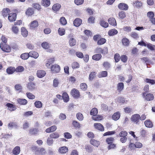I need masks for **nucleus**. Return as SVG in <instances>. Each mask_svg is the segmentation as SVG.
Segmentation results:
<instances>
[{
  "label": "nucleus",
  "mask_w": 155,
  "mask_h": 155,
  "mask_svg": "<svg viewBox=\"0 0 155 155\" xmlns=\"http://www.w3.org/2000/svg\"><path fill=\"white\" fill-rule=\"evenodd\" d=\"M68 148L65 146L62 147L58 149V152L61 154L65 153L68 152Z\"/></svg>",
  "instance_id": "nucleus-10"
},
{
  "label": "nucleus",
  "mask_w": 155,
  "mask_h": 155,
  "mask_svg": "<svg viewBox=\"0 0 155 155\" xmlns=\"http://www.w3.org/2000/svg\"><path fill=\"white\" fill-rule=\"evenodd\" d=\"M128 148L130 150H134L135 149V144L130 142L128 145Z\"/></svg>",
  "instance_id": "nucleus-59"
},
{
  "label": "nucleus",
  "mask_w": 155,
  "mask_h": 155,
  "mask_svg": "<svg viewBox=\"0 0 155 155\" xmlns=\"http://www.w3.org/2000/svg\"><path fill=\"white\" fill-rule=\"evenodd\" d=\"M71 94L75 99H78L81 96L79 91L76 88H73L71 91Z\"/></svg>",
  "instance_id": "nucleus-2"
},
{
  "label": "nucleus",
  "mask_w": 155,
  "mask_h": 155,
  "mask_svg": "<svg viewBox=\"0 0 155 155\" xmlns=\"http://www.w3.org/2000/svg\"><path fill=\"white\" fill-rule=\"evenodd\" d=\"M16 17L17 15L16 13H10L8 17V19L10 22H12L16 20Z\"/></svg>",
  "instance_id": "nucleus-6"
},
{
  "label": "nucleus",
  "mask_w": 155,
  "mask_h": 155,
  "mask_svg": "<svg viewBox=\"0 0 155 155\" xmlns=\"http://www.w3.org/2000/svg\"><path fill=\"white\" fill-rule=\"evenodd\" d=\"M94 126L95 128L101 131L104 130V127L103 125L100 123H94Z\"/></svg>",
  "instance_id": "nucleus-7"
},
{
  "label": "nucleus",
  "mask_w": 155,
  "mask_h": 155,
  "mask_svg": "<svg viewBox=\"0 0 155 155\" xmlns=\"http://www.w3.org/2000/svg\"><path fill=\"white\" fill-rule=\"evenodd\" d=\"M21 33L22 36L26 37L28 35V32L27 30L24 27H22L21 28Z\"/></svg>",
  "instance_id": "nucleus-23"
},
{
  "label": "nucleus",
  "mask_w": 155,
  "mask_h": 155,
  "mask_svg": "<svg viewBox=\"0 0 155 155\" xmlns=\"http://www.w3.org/2000/svg\"><path fill=\"white\" fill-rule=\"evenodd\" d=\"M17 101L18 103L21 105H26L28 103L27 101L25 99L18 98L17 99Z\"/></svg>",
  "instance_id": "nucleus-11"
},
{
  "label": "nucleus",
  "mask_w": 155,
  "mask_h": 155,
  "mask_svg": "<svg viewBox=\"0 0 155 155\" xmlns=\"http://www.w3.org/2000/svg\"><path fill=\"white\" fill-rule=\"evenodd\" d=\"M50 137L51 139H56L60 137L59 134L57 132H54L51 134Z\"/></svg>",
  "instance_id": "nucleus-29"
},
{
  "label": "nucleus",
  "mask_w": 155,
  "mask_h": 155,
  "mask_svg": "<svg viewBox=\"0 0 155 155\" xmlns=\"http://www.w3.org/2000/svg\"><path fill=\"white\" fill-rule=\"evenodd\" d=\"M124 84L122 82L119 83L117 85V90L120 91L123 90L124 88Z\"/></svg>",
  "instance_id": "nucleus-32"
},
{
  "label": "nucleus",
  "mask_w": 155,
  "mask_h": 155,
  "mask_svg": "<svg viewBox=\"0 0 155 155\" xmlns=\"http://www.w3.org/2000/svg\"><path fill=\"white\" fill-rule=\"evenodd\" d=\"M61 7V5L59 4L56 3L53 6L52 8L53 11L57 12L59 10Z\"/></svg>",
  "instance_id": "nucleus-20"
},
{
  "label": "nucleus",
  "mask_w": 155,
  "mask_h": 155,
  "mask_svg": "<svg viewBox=\"0 0 155 155\" xmlns=\"http://www.w3.org/2000/svg\"><path fill=\"white\" fill-rule=\"evenodd\" d=\"M24 70V68L23 67L19 66L15 69V71L16 72H21L23 71Z\"/></svg>",
  "instance_id": "nucleus-52"
},
{
  "label": "nucleus",
  "mask_w": 155,
  "mask_h": 155,
  "mask_svg": "<svg viewBox=\"0 0 155 155\" xmlns=\"http://www.w3.org/2000/svg\"><path fill=\"white\" fill-rule=\"evenodd\" d=\"M97 73L95 72H92L89 74V79L90 81H92L95 77Z\"/></svg>",
  "instance_id": "nucleus-36"
},
{
  "label": "nucleus",
  "mask_w": 155,
  "mask_h": 155,
  "mask_svg": "<svg viewBox=\"0 0 155 155\" xmlns=\"http://www.w3.org/2000/svg\"><path fill=\"white\" fill-rule=\"evenodd\" d=\"M120 117V114L118 112H116L114 113L112 115V119L114 120H118Z\"/></svg>",
  "instance_id": "nucleus-19"
},
{
  "label": "nucleus",
  "mask_w": 155,
  "mask_h": 155,
  "mask_svg": "<svg viewBox=\"0 0 155 155\" xmlns=\"http://www.w3.org/2000/svg\"><path fill=\"white\" fill-rule=\"evenodd\" d=\"M98 113L97 109L96 108H92L90 112V114L91 115H93L94 116H95Z\"/></svg>",
  "instance_id": "nucleus-33"
},
{
  "label": "nucleus",
  "mask_w": 155,
  "mask_h": 155,
  "mask_svg": "<svg viewBox=\"0 0 155 155\" xmlns=\"http://www.w3.org/2000/svg\"><path fill=\"white\" fill-rule=\"evenodd\" d=\"M100 24L101 26L105 28L107 27L109 25L108 23L103 19H101L100 20Z\"/></svg>",
  "instance_id": "nucleus-28"
},
{
  "label": "nucleus",
  "mask_w": 155,
  "mask_h": 155,
  "mask_svg": "<svg viewBox=\"0 0 155 155\" xmlns=\"http://www.w3.org/2000/svg\"><path fill=\"white\" fill-rule=\"evenodd\" d=\"M18 127L17 124L16 122H12L9 123L8 125V128L10 129L13 128H17Z\"/></svg>",
  "instance_id": "nucleus-16"
},
{
  "label": "nucleus",
  "mask_w": 155,
  "mask_h": 155,
  "mask_svg": "<svg viewBox=\"0 0 155 155\" xmlns=\"http://www.w3.org/2000/svg\"><path fill=\"white\" fill-rule=\"evenodd\" d=\"M30 57V53H25L22 54L21 55V58L23 59L26 60Z\"/></svg>",
  "instance_id": "nucleus-30"
},
{
  "label": "nucleus",
  "mask_w": 155,
  "mask_h": 155,
  "mask_svg": "<svg viewBox=\"0 0 155 155\" xmlns=\"http://www.w3.org/2000/svg\"><path fill=\"white\" fill-rule=\"evenodd\" d=\"M20 151V147L19 146H17L14 148L12 153L14 155H17L19 153Z\"/></svg>",
  "instance_id": "nucleus-18"
},
{
  "label": "nucleus",
  "mask_w": 155,
  "mask_h": 155,
  "mask_svg": "<svg viewBox=\"0 0 155 155\" xmlns=\"http://www.w3.org/2000/svg\"><path fill=\"white\" fill-rule=\"evenodd\" d=\"M107 75V72L106 71H103L100 73L98 75L99 78L105 77Z\"/></svg>",
  "instance_id": "nucleus-37"
},
{
  "label": "nucleus",
  "mask_w": 155,
  "mask_h": 155,
  "mask_svg": "<svg viewBox=\"0 0 155 155\" xmlns=\"http://www.w3.org/2000/svg\"><path fill=\"white\" fill-rule=\"evenodd\" d=\"M80 88L84 91L86 90L87 86L85 83H82L81 84L80 86Z\"/></svg>",
  "instance_id": "nucleus-43"
},
{
  "label": "nucleus",
  "mask_w": 155,
  "mask_h": 155,
  "mask_svg": "<svg viewBox=\"0 0 155 155\" xmlns=\"http://www.w3.org/2000/svg\"><path fill=\"white\" fill-rule=\"evenodd\" d=\"M6 105L8 107V109L11 111H14L16 109L15 105L12 104L8 103Z\"/></svg>",
  "instance_id": "nucleus-8"
},
{
  "label": "nucleus",
  "mask_w": 155,
  "mask_h": 155,
  "mask_svg": "<svg viewBox=\"0 0 155 155\" xmlns=\"http://www.w3.org/2000/svg\"><path fill=\"white\" fill-rule=\"evenodd\" d=\"M38 130L36 129L31 128L29 130V133L31 135H35L38 132Z\"/></svg>",
  "instance_id": "nucleus-54"
},
{
  "label": "nucleus",
  "mask_w": 155,
  "mask_h": 155,
  "mask_svg": "<svg viewBox=\"0 0 155 155\" xmlns=\"http://www.w3.org/2000/svg\"><path fill=\"white\" fill-rule=\"evenodd\" d=\"M106 40L104 38H101L97 41V44L98 45H102L104 44L106 42Z\"/></svg>",
  "instance_id": "nucleus-50"
},
{
  "label": "nucleus",
  "mask_w": 155,
  "mask_h": 155,
  "mask_svg": "<svg viewBox=\"0 0 155 155\" xmlns=\"http://www.w3.org/2000/svg\"><path fill=\"white\" fill-rule=\"evenodd\" d=\"M34 105L37 108H40L42 107V104L41 101H37L34 103Z\"/></svg>",
  "instance_id": "nucleus-39"
},
{
  "label": "nucleus",
  "mask_w": 155,
  "mask_h": 155,
  "mask_svg": "<svg viewBox=\"0 0 155 155\" xmlns=\"http://www.w3.org/2000/svg\"><path fill=\"white\" fill-rule=\"evenodd\" d=\"M60 22L61 24L63 25H65L67 23L66 19L63 17L61 18L60 20Z\"/></svg>",
  "instance_id": "nucleus-48"
},
{
  "label": "nucleus",
  "mask_w": 155,
  "mask_h": 155,
  "mask_svg": "<svg viewBox=\"0 0 155 155\" xmlns=\"http://www.w3.org/2000/svg\"><path fill=\"white\" fill-rule=\"evenodd\" d=\"M140 115L138 114H135L132 115L131 119L132 121L137 124L140 121Z\"/></svg>",
  "instance_id": "nucleus-4"
},
{
  "label": "nucleus",
  "mask_w": 155,
  "mask_h": 155,
  "mask_svg": "<svg viewBox=\"0 0 155 155\" xmlns=\"http://www.w3.org/2000/svg\"><path fill=\"white\" fill-rule=\"evenodd\" d=\"M102 56L100 54H98L94 55L92 56V58L93 59L96 61H99L101 58Z\"/></svg>",
  "instance_id": "nucleus-26"
},
{
  "label": "nucleus",
  "mask_w": 155,
  "mask_h": 155,
  "mask_svg": "<svg viewBox=\"0 0 155 155\" xmlns=\"http://www.w3.org/2000/svg\"><path fill=\"white\" fill-rule=\"evenodd\" d=\"M34 11L33 9L29 8L27 9L26 12V15L28 16L32 15L34 13Z\"/></svg>",
  "instance_id": "nucleus-34"
},
{
  "label": "nucleus",
  "mask_w": 155,
  "mask_h": 155,
  "mask_svg": "<svg viewBox=\"0 0 155 155\" xmlns=\"http://www.w3.org/2000/svg\"><path fill=\"white\" fill-rule=\"evenodd\" d=\"M69 43L71 46H73L75 45L76 42L75 39L71 38L69 41Z\"/></svg>",
  "instance_id": "nucleus-42"
},
{
  "label": "nucleus",
  "mask_w": 155,
  "mask_h": 155,
  "mask_svg": "<svg viewBox=\"0 0 155 155\" xmlns=\"http://www.w3.org/2000/svg\"><path fill=\"white\" fill-rule=\"evenodd\" d=\"M103 65L104 67L105 68V69L107 70L110 67V64L108 62H104Z\"/></svg>",
  "instance_id": "nucleus-53"
},
{
  "label": "nucleus",
  "mask_w": 155,
  "mask_h": 155,
  "mask_svg": "<svg viewBox=\"0 0 155 155\" xmlns=\"http://www.w3.org/2000/svg\"><path fill=\"white\" fill-rule=\"evenodd\" d=\"M30 57L37 58L39 56L38 53L35 51H31L29 52Z\"/></svg>",
  "instance_id": "nucleus-27"
},
{
  "label": "nucleus",
  "mask_w": 155,
  "mask_h": 155,
  "mask_svg": "<svg viewBox=\"0 0 155 155\" xmlns=\"http://www.w3.org/2000/svg\"><path fill=\"white\" fill-rule=\"evenodd\" d=\"M135 148H141L143 146L142 143L138 142H137L135 143Z\"/></svg>",
  "instance_id": "nucleus-64"
},
{
  "label": "nucleus",
  "mask_w": 155,
  "mask_h": 155,
  "mask_svg": "<svg viewBox=\"0 0 155 155\" xmlns=\"http://www.w3.org/2000/svg\"><path fill=\"white\" fill-rule=\"evenodd\" d=\"M142 96L147 101H153L154 99V96L153 94L150 93H142Z\"/></svg>",
  "instance_id": "nucleus-1"
},
{
  "label": "nucleus",
  "mask_w": 155,
  "mask_h": 155,
  "mask_svg": "<svg viewBox=\"0 0 155 155\" xmlns=\"http://www.w3.org/2000/svg\"><path fill=\"white\" fill-rule=\"evenodd\" d=\"M45 71L41 70H38L37 73V76L39 78L43 77L45 75Z\"/></svg>",
  "instance_id": "nucleus-12"
},
{
  "label": "nucleus",
  "mask_w": 155,
  "mask_h": 155,
  "mask_svg": "<svg viewBox=\"0 0 155 155\" xmlns=\"http://www.w3.org/2000/svg\"><path fill=\"white\" fill-rule=\"evenodd\" d=\"M108 21L109 24L114 26H115L117 25V23L115 19L113 18H109L108 20Z\"/></svg>",
  "instance_id": "nucleus-13"
},
{
  "label": "nucleus",
  "mask_w": 155,
  "mask_h": 155,
  "mask_svg": "<svg viewBox=\"0 0 155 155\" xmlns=\"http://www.w3.org/2000/svg\"><path fill=\"white\" fill-rule=\"evenodd\" d=\"M62 99L64 102H67L69 100V97L68 94L66 92L63 93L62 95Z\"/></svg>",
  "instance_id": "nucleus-21"
},
{
  "label": "nucleus",
  "mask_w": 155,
  "mask_h": 155,
  "mask_svg": "<svg viewBox=\"0 0 155 155\" xmlns=\"http://www.w3.org/2000/svg\"><path fill=\"white\" fill-rule=\"evenodd\" d=\"M115 132L114 131H109L104 133L103 134V136H105L108 135H112L115 134Z\"/></svg>",
  "instance_id": "nucleus-60"
},
{
  "label": "nucleus",
  "mask_w": 155,
  "mask_h": 155,
  "mask_svg": "<svg viewBox=\"0 0 155 155\" xmlns=\"http://www.w3.org/2000/svg\"><path fill=\"white\" fill-rule=\"evenodd\" d=\"M26 95L28 97L29 99H33L35 97V96L31 93H27Z\"/></svg>",
  "instance_id": "nucleus-62"
},
{
  "label": "nucleus",
  "mask_w": 155,
  "mask_h": 155,
  "mask_svg": "<svg viewBox=\"0 0 155 155\" xmlns=\"http://www.w3.org/2000/svg\"><path fill=\"white\" fill-rule=\"evenodd\" d=\"M133 5L137 7H140L142 5V3L138 1H135L133 2Z\"/></svg>",
  "instance_id": "nucleus-44"
},
{
  "label": "nucleus",
  "mask_w": 155,
  "mask_h": 155,
  "mask_svg": "<svg viewBox=\"0 0 155 155\" xmlns=\"http://www.w3.org/2000/svg\"><path fill=\"white\" fill-rule=\"evenodd\" d=\"M146 46L149 49H150L151 51H154L155 50L154 47H155V45H153L150 43H148L147 44Z\"/></svg>",
  "instance_id": "nucleus-55"
},
{
  "label": "nucleus",
  "mask_w": 155,
  "mask_h": 155,
  "mask_svg": "<svg viewBox=\"0 0 155 155\" xmlns=\"http://www.w3.org/2000/svg\"><path fill=\"white\" fill-rule=\"evenodd\" d=\"M145 126L147 127L151 128L153 126L152 122L149 120H146L144 122Z\"/></svg>",
  "instance_id": "nucleus-25"
},
{
  "label": "nucleus",
  "mask_w": 155,
  "mask_h": 155,
  "mask_svg": "<svg viewBox=\"0 0 155 155\" xmlns=\"http://www.w3.org/2000/svg\"><path fill=\"white\" fill-rule=\"evenodd\" d=\"M72 124L75 127L79 128L80 127V124L77 121L74 120L73 121Z\"/></svg>",
  "instance_id": "nucleus-63"
},
{
  "label": "nucleus",
  "mask_w": 155,
  "mask_h": 155,
  "mask_svg": "<svg viewBox=\"0 0 155 155\" xmlns=\"http://www.w3.org/2000/svg\"><path fill=\"white\" fill-rule=\"evenodd\" d=\"M90 143L91 144L97 147V146L99 145L98 141H97L95 140H91Z\"/></svg>",
  "instance_id": "nucleus-51"
},
{
  "label": "nucleus",
  "mask_w": 155,
  "mask_h": 155,
  "mask_svg": "<svg viewBox=\"0 0 155 155\" xmlns=\"http://www.w3.org/2000/svg\"><path fill=\"white\" fill-rule=\"evenodd\" d=\"M143 90L144 91L143 93H148L149 91V85L148 84L146 85L143 88Z\"/></svg>",
  "instance_id": "nucleus-58"
},
{
  "label": "nucleus",
  "mask_w": 155,
  "mask_h": 155,
  "mask_svg": "<svg viewBox=\"0 0 155 155\" xmlns=\"http://www.w3.org/2000/svg\"><path fill=\"white\" fill-rule=\"evenodd\" d=\"M118 8L122 10H126V4L124 3H120L118 5Z\"/></svg>",
  "instance_id": "nucleus-38"
},
{
  "label": "nucleus",
  "mask_w": 155,
  "mask_h": 155,
  "mask_svg": "<svg viewBox=\"0 0 155 155\" xmlns=\"http://www.w3.org/2000/svg\"><path fill=\"white\" fill-rule=\"evenodd\" d=\"M15 71V67H10L6 69V72L8 74H13Z\"/></svg>",
  "instance_id": "nucleus-14"
},
{
  "label": "nucleus",
  "mask_w": 155,
  "mask_h": 155,
  "mask_svg": "<svg viewBox=\"0 0 155 155\" xmlns=\"http://www.w3.org/2000/svg\"><path fill=\"white\" fill-rule=\"evenodd\" d=\"M114 138L113 137H109L106 139V141L107 144H110L112 143L114 140Z\"/></svg>",
  "instance_id": "nucleus-49"
},
{
  "label": "nucleus",
  "mask_w": 155,
  "mask_h": 155,
  "mask_svg": "<svg viewBox=\"0 0 155 155\" xmlns=\"http://www.w3.org/2000/svg\"><path fill=\"white\" fill-rule=\"evenodd\" d=\"M33 148L35 149L36 151H39L40 152H44L45 151V150L44 149L41 148H38L36 146H34Z\"/></svg>",
  "instance_id": "nucleus-57"
},
{
  "label": "nucleus",
  "mask_w": 155,
  "mask_h": 155,
  "mask_svg": "<svg viewBox=\"0 0 155 155\" xmlns=\"http://www.w3.org/2000/svg\"><path fill=\"white\" fill-rule=\"evenodd\" d=\"M38 23L37 21L34 20L31 22L30 23V28L32 29L38 26Z\"/></svg>",
  "instance_id": "nucleus-24"
},
{
  "label": "nucleus",
  "mask_w": 155,
  "mask_h": 155,
  "mask_svg": "<svg viewBox=\"0 0 155 155\" xmlns=\"http://www.w3.org/2000/svg\"><path fill=\"white\" fill-rule=\"evenodd\" d=\"M50 4V0H42V5L45 7L49 6Z\"/></svg>",
  "instance_id": "nucleus-22"
},
{
  "label": "nucleus",
  "mask_w": 155,
  "mask_h": 155,
  "mask_svg": "<svg viewBox=\"0 0 155 155\" xmlns=\"http://www.w3.org/2000/svg\"><path fill=\"white\" fill-rule=\"evenodd\" d=\"M119 16L120 18L123 19L126 16V14L125 12L121 11L119 13Z\"/></svg>",
  "instance_id": "nucleus-61"
},
{
  "label": "nucleus",
  "mask_w": 155,
  "mask_h": 155,
  "mask_svg": "<svg viewBox=\"0 0 155 155\" xmlns=\"http://www.w3.org/2000/svg\"><path fill=\"white\" fill-rule=\"evenodd\" d=\"M117 30L115 29H114L110 30L108 31V34L110 36H111L117 34Z\"/></svg>",
  "instance_id": "nucleus-35"
},
{
  "label": "nucleus",
  "mask_w": 155,
  "mask_h": 155,
  "mask_svg": "<svg viewBox=\"0 0 155 155\" xmlns=\"http://www.w3.org/2000/svg\"><path fill=\"white\" fill-rule=\"evenodd\" d=\"M82 20L80 18H76L73 21L74 25L78 27L80 26L82 23Z\"/></svg>",
  "instance_id": "nucleus-9"
},
{
  "label": "nucleus",
  "mask_w": 155,
  "mask_h": 155,
  "mask_svg": "<svg viewBox=\"0 0 155 155\" xmlns=\"http://www.w3.org/2000/svg\"><path fill=\"white\" fill-rule=\"evenodd\" d=\"M35 84L33 82H29L28 84L27 87L30 91H32L35 88Z\"/></svg>",
  "instance_id": "nucleus-17"
},
{
  "label": "nucleus",
  "mask_w": 155,
  "mask_h": 155,
  "mask_svg": "<svg viewBox=\"0 0 155 155\" xmlns=\"http://www.w3.org/2000/svg\"><path fill=\"white\" fill-rule=\"evenodd\" d=\"M58 34L61 36L65 34V30L63 28H59L58 31Z\"/></svg>",
  "instance_id": "nucleus-45"
},
{
  "label": "nucleus",
  "mask_w": 155,
  "mask_h": 155,
  "mask_svg": "<svg viewBox=\"0 0 155 155\" xmlns=\"http://www.w3.org/2000/svg\"><path fill=\"white\" fill-rule=\"evenodd\" d=\"M71 66L73 69H75L79 68V64L77 62H74L72 63Z\"/></svg>",
  "instance_id": "nucleus-46"
},
{
  "label": "nucleus",
  "mask_w": 155,
  "mask_h": 155,
  "mask_svg": "<svg viewBox=\"0 0 155 155\" xmlns=\"http://www.w3.org/2000/svg\"><path fill=\"white\" fill-rule=\"evenodd\" d=\"M51 70L53 72L58 73L60 70V66L57 64L52 65L51 67Z\"/></svg>",
  "instance_id": "nucleus-5"
},
{
  "label": "nucleus",
  "mask_w": 155,
  "mask_h": 155,
  "mask_svg": "<svg viewBox=\"0 0 155 155\" xmlns=\"http://www.w3.org/2000/svg\"><path fill=\"white\" fill-rule=\"evenodd\" d=\"M120 55L118 53H116L114 55V59L116 62H118L120 59Z\"/></svg>",
  "instance_id": "nucleus-56"
},
{
  "label": "nucleus",
  "mask_w": 155,
  "mask_h": 155,
  "mask_svg": "<svg viewBox=\"0 0 155 155\" xmlns=\"http://www.w3.org/2000/svg\"><path fill=\"white\" fill-rule=\"evenodd\" d=\"M147 17L149 18V19L150 20L154 17V14L153 12H149L147 14Z\"/></svg>",
  "instance_id": "nucleus-40"
},
{
  "label": "nucleus",
  "mask_w": 155,
  "mask_h": 155,
  "mask_svg": "<svg viewBox=\"0 0 155 155\" xmlns=\"http://www.w3.org/2000/svg\"><path fill=\"white\" fill-rule=\"evenodd\" d=\"M0 47L3 51L5 52H9L11 50V48L9 45L6 44L3 45V43H1Z\"/></svg>",
  "instance_id": "nucleus-3"
},
{
  "label": "nucleus",
  "mask_w": 155,
  "mask_h": 155,
  "mask_svg": "<svg viewBox=\"0 0 155 155\" xmlns=\"http://www.w3.org/2000/svg\"><path fill=\"white\" fill-rule=\"evenodd\" d=\"M10 9L8 8H4L2 11V15L4 17H7L10 14Z\"/></svg>",
  "instance_id": "nucleus-15"
},
{
  "label": "nucleus",
  "mask_w": 155,
  "mask_h": 155,
  "mask_svg": "<svg viewBox=\"0 0 155 155\" xmlns=\"http://www.w3.org/2000/svg\"><path fill=\"white\" fill-rule=\"evenodd\" d=\"M145 81L146 83L150 84L152 85L155 84V81L153 79L147 78L145 79Z\"/></svg>",
  "instance_id": "nucleus-47"
},
{
  "label": "nucleus",
  "mask_w": 155,
  "mask_h": 155,
  "mask_svg": "<svg viewBox=\"0 0 155 155\" xmlns=\"http://www.w3.org/2000/svg\"><path fill=\"white\" fill-rule=\"evenodd\" d=\"M42 47L45 49H48L50 48V44L47 42H43L41 45Z\"/></svg>",
  "instance_id": "nucleus-31"
},
{
  "label": "nucleus",
  "mask_w": 155,
  "mask_h": 155,
  "mask_svg": "<svg viewBox=\"0 0 155 155\" xmlns=\"http://www.w3.org/2000/svg\"><path fill=\"white\" fill-rule=\"evenodd\" d=\"M76 117L77 119L80 121L82 120L84 118L83 115L81 113H77L76 114Z\"/></svg>",
  "instance_id": "nucleus-41"
}]
</instances>
